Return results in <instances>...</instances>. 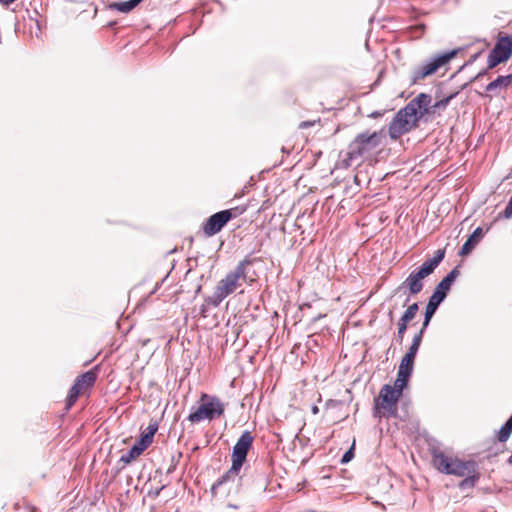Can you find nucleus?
<instances>
[{
	"instance_id": "nucleus-21",
	"label": "nucleus",
	"mask_w": 512,
	"mask_h": 512,
	"mask_svg": "<svg viewBox=\"0 0 512 512\" xmlns=\"http://www.w3.org/2000/svg\"><path fill=\"white\" fill-rule=\"evenodd\" d=\"M410 376L408 375H401V373H397V378L394 381V385L392 386V390L395 394H397L399 397L402 396L403 389L406 387L408 380Z\"/></svg>"
},
{
	"instance_id": "nucleus-34",
	"label": "nucleus",
	"mask_w": 512,
	"mask_h": 512,
	"mask_svg": "<svg viewBox=\"0 0 512 512\" xmlns=\"http://www.w3.org/2000/svg\"><path fill=\"white\" fill-rule=\"evenodd\" d=\"M158 430V424L157 422L150 423L144 433H147L148 435H151L154 438L155 433Z\"/></svg>"
},
{
	"instance_id": "nucleus-41",
	"label": "nucleus",
	"mask_w": 512,
	"mask_h": 512,
	"mask_svg": "<svg viewBox=\"0 0 512 512\" xmlns=\"http://www.w3.org/2000/svg\"><path fill=\"white\" fill-rule=\"evenodd\" d=\"M227 507L232 508V509H237L238 508L237 505H233V504H228Z\"/></svg>"
},
{
	"instance_id": "nucleus-25",
	"label": "nucleus",
	"mask_w": 512,
	"mask_h": 512,
	"mask_svg": "<svg viewBox=\"0 0 512 512\" xmlns=\"http://www.w3.org/2000/svg\"><path fill=\"white\" fill-rule=\"evenodd\" d=\"M512 433V414L507 422L498 431L499 442H506Z\"/></svg>"
},
{
	"instance_id": "nucleus-37",
	"label": "nucleus",
	"mask_w": 512,
	"mask_h": 512,
	"mask_svg": "<svg viewBox=\"0 0 512 512\" xmlns=\"http://www.w3.org/2000/svg\"><path fill=\"white\" fill-rule=\"evenodd\" d=\"M489 70H490V69H488V67H487L486 69H484V70L480 71V72H479V73H478V74H477V75H476V76L471 80V82H473V81H475V80H477V79H480L481 77L485 76V75L488 73V71H489Z\"/></svg>"
},
{
	"instance_id": "nucleus-22",
	"label": "nucleus",
	"mask_w": 512,
	"mask_h": 512,
	"mask_svg": "<svg viewBox=\"0 0 512 512\" xmlns=\"http://www.w3.org/2000/svg\"><path fill=\"white\" fill-rule=\"evenodd\" d=\"M82 389L77 386L75 383L70 388L67 398H66V410H69L77 401L79 395L82 393Z\"/></svg>"
},
{
	"instance_id": "nucleus-17",
	"label": "nucleus",
	"mask_w": 512,
	"mask_h": 512,
	"mask_svg": "<svg viewBox=\"0 0 512 512\" xmlns=\"http://www.w3.org/2000/svg\"><path fill=\"white\" fill-rule=\"evenodd\" d=\"M425 330H426V328H424V322H423L421 329L414 335V337L412 339V343H411L407 353L405 354L406 356L415 359L416 354H417V352L419 350V347L421 345L422 338H423V335L425 333Z\"/></svg>"
},
{
	"instance_id": "nucleus-6",
	"label": "nucleus",
	"mask_w": 512,
	"mask_h": 512,
	"mask_svg": "<svg viewBox=\"0 0 512 512\" xmlns=\"http://www.w3.org/2000/svg\"><path fill=\"white\" fill-rule=\"evenodd\" d=\"M225 411V404L214 395L202 393L199 399V406L192 411L187 420L191 423H199L203 420H214L221 417Z\"/></svg>"
},
{
	"instance_id": "nucleus-1",
	"label": "nucleus",
	"mask_w": 512,
	"mask_h": 512,
	"mask_svg": "<svg viewBox=\"0 0 512 512\" xmlns=\"http://www.w3.org/2000/svg\"><path fill=\"white\" fill-rule=\"evenodd\" d=\"M430 102H432V98L429 94L420 93L400 109L389 124L388 134L390 138L397 140L418 127L419 121L430 114Z\"/></svg>"
},
{
	"instance_id": "nucleus-2",
	"label": "nucleus",
	"mask_w": 512,
	"mask_h": 512,
	"mask_svg": "<svg viewBox=\"0 0 512 512\" xmlns=\"http://www.w3.org/2000/svg\"><path fill=\"white\" fill-rule=\"evenodd\" d=\"M386 138L385 129L379 131H364L359 133L348 145L347 150L341 153L340 166L349 168L354 164L359 165L362 158L378 148Z\"/></svg>"
},
{
	"instance_id": "nucleus-42",
	"label": "nucleus",
	"mask_w": 512,
	"mask_h": 512,
	"mask_svg": "<svg viewBox=\"0 0 512 512\" xmlns=\"http://www.w3.org/2000/svg\"><path fill=\"white\" fill-rule=\"evenodd\" d=\"M508 463H509L510 465H512V454H511V455H510V457L508 458Z\"/></svg>"
},
{
	"instance_id": "nucleus-7",
	"label": "nucleus",
	"mask_w": 512,
	"mask_h": 512,
	"mask_svg": "<svg viewBox=\"0 0 512 512\" xmlns=\"http://www.w3.org/2000/svg\"><path fill=\"white\" fill-rule=\"evenodd\" d=\"M460 272L458 267L453 268L436 286L435 291L430 296L425 309L424 315V328H427L431 318L435 314L439 305L444 301L447 296V292L450 290L451 285L455 279L459 276Z\"/></svg>"
},
{
	"instance_id": "nucleus-29",
	"label": "nucleus",
	"mask_w": 512,
	"mask_h": 512,
	"mask_svg": "<svg viewBox=\"0 0 512 512\" xmlns=\"http://www.w3.org/2000/svg\"><path fill=\"white\" fill-rule=\"evenodd\" d=\"M397 326L398 329L396 333V340L401 344L403 342L405 332L408 328V324L399 320Z\"/></svg>"
},
{
	"instance_id": "nucleus-27",
	"label": "nucleus",
	"mask_w": 512,
	"mask_h": 512,
	"mask_svg": "<svg viewBox=\"0 0 512 512\" xmlns=\"http://www.w3.org/2000/svg\"><path fill=\"white\" fill-rule=\"evenodd\" d=\"M505 62L502 57L497 56L492 51H490L488 60H487V66L488 69L495 68L498 64Z\"/></svg>"
},
{
	"instance_id": "nucleus-14",
	"label": "nucleus",
	"mask_w": 512,
	"mask_h": 512,
	"mask_svg": "<svg viewBox=\"0 0 512 512\" xmlns=\"http://www.w3.org/2000/svg\"><path fill=\"white\" fill-rule=\"evenodd\" d=\"M512 85V73L505 76H498L490 82L485 90L487 92H495L496 90H505Z\"/></svg>"
},
{
	"instance_id": "nucleus-31",
	"label": "nucleus",
	"mask_w": 512,
	"mask_h": 512,
	"mask_svg": "<svg viewBox=\"0 0 512 512\" xmlns=\"http://www.w3.org/2000/svg\"><path fill=\"white\" fill-rule=\"evenodd\" d=\"M425 28H426L425 24H417L415 26H411L410 30H411L412 36L415 38H420L425 32Z\"/></svg>"
},
{
	"instance_id": "nucleus-24",
	"label": "nucleus",
	"mask_w": 512,
	"mask_h": 512,
	"mask_svg": "<svg viewBox=\"0 0 512 512\" xmlns=\"http://www.w3.org/2000/svg\"><path fill=\"white\" fill-rule=\"evenodd\" d=\"M479 479V473L477 472V468H475V472L465 475L464 479L459 483L460 489L472 488L476 485Z\"/></svg>"
},
{
	"instance_id": "nucleus-8",
	"label": "nucleus",
	"mask_w": 512,
	"mask_h": 512,
	"mask_svg": "<svg viewBox=\"0 0 512 512\" xmlns=\"http://www.w3.org/2000/svg\"><path fill=\"white\" fill-rule=\"evenodd\" d=\"M399 396L392 390V386H382L379 396L374 400V416L380 418L397 417Z\"/></svg>"
},
{
	"instance_id": "nucleus-40",
	"label": "nucleus",
	"mask_w": 512,
	"mask_h": 512,
	"mask_svg": "<svg viewBox=\"0 0 512 512\" xmlns=\"http://www.w3.org/2000/svg\"><path fill=\"white\" fill-rule=\"evenodd\" d=\"M311 410H312V413H313V414H318V412H319V408H318V406H316V405L312 406V409H311Z\"/></svg>"
},
{
	"instance_id": "nucleus-35",
	"label": "nucleus",
	"mask_w": 512,
	"mask_h": 512,
	"mask_svg": "<svg viewBox=\"0 0 512 512\" xmlns=\"http://www.w3.org/2000/svg\"><path fill=\"white\" fill-rule=\"evenodd\" d=\"M481 55V51L473 54L470 59L462 66L465 67V66H468V65H471L472 63H474L476 61V59Z\"/></svg>"
},
{
	"instance_id": "nucleus-11",
	"label": "nucleus",
	"mask_w": 512,
	"mask_h": 512,
	"mask_svg": "<svg viewBox=\"0 0 512 512\" xmlns=\"http://www.w3.org/2000/svg\"><path fill=\"white\" fill-rule=\"evenodd\" d=\"M444 257L445 249H438L432 258L426 260L417 270H413L411 273L418 281L423 282L425 278L435 271Z\"/></svg>"
},
{
	"instance_id": "nucleus-9",
	"label": "nucleus",
	"mask_w": 512,
	"mask_h": 512,
	"mask_svg": "<svg viewBox=\"0 0 512 512\" xmlns=\"http://www.w3.org/2000/svg\"><path fill=\"white\" fill-rule=\"evenodd\" d=\"M463 48H457L444 54L431 58L427 63L413 71L412 83L415 84L427 76L434 74L440 67L453 59Z\"/></svg>"
},
{
	"instance_id": "nucleus-44",
	"label": "nucleus",
	"mask_w": 512,
	"mask_h": 512,
	"mask_svg": "<svg viewBox=\"0 0 512 512\" xmlns=\"http://www.w3.org/2000/svg\"><path fill=\"white\" fill-rule=\"evenodd\" d=\"M410 301V298L408 297L406 301L404 302V305H407V303Z\"/></svg>"
},
{
	"instance_id": "nucleus-5",
	"label": "nucleus",
	"mask_w": 512,
	"mask_h": 512,
	"mask_svg": "<svg viewBox=\"0 0 512 512\" xmlns=\"http://www.w3.org/2000/svg\"><path fill=\"white\" fill-rule=\"evenodd\" d=\"M434 467L441 473L464 477L475 472V461H463L458 458L445 455L443 452H434L432 457Z\"/></svg>"
},
{
	"instance_id": "nucleus-3",
	"label": "nucleus",
	"mask_w": 512,
	"mask_h": 512,
	"mask_svg": "<svg viewBox=\"0 0 512 512\" xmlns=\"http://www.w3.org/2000/svg\"><path fill=\"white\" fill-rule=\"evenodd\" d=\"M252 264V260L248 257L240 261L233 271H230L221 279L214 290L212 296L205 298V303L213 307H217L229 295L234 293L242 282L248 281L246 268Z\"/></svg>"
},
{
	"instance_id": "nucleus-12",
	"label": "nucleus",
	"mask_w": 512,
	"mask_h": 512,
	"mask_svg": "<svg viewBox=\"0 0 512 512\" xmlns=\"http://www.w3.org/2000/svg\"><path fill=\"white\" fill-rule=\"evenodd\" d=\"M491 51L497 56L502 57L505 62L509 60L512 56V36H499Z\"/></svg>"
},
{
	"instance_id": "nucleus-19",
	"label": "nucleus",
	"mask_w": 512,
	"mask_h": 512,
	"mask_svg": "<svg viewBox=\"0 0 512 512\" xmlns=\"http://www.w3.org/2000/svg\"><path fill=\"white\" fill-rule=\"evenodd\" d=\"M143 451L144 450L135 443L128 452H126L120 457V462L124 464H129L138 456H140L143 453Z\"/></svg>"
},
{
	"instance_id": "nucleus-10",
	"label": "nucleus",
	"mask_w": 512,
	"mask_h": 512,
	"mask_svg": "<svg viewBox=\"0 0 512 512\" xmlns=\"http://www.w3.org/2000/svg\"><path fill=\"white\" fill-rule=\"evenodd\" d=\"M242 213L238 207L219 211L211 215L203 224V232L211 237L222 230V228L233 218Z\"/></svg>"
},
{
	"instance_id": "nucleus-36",
	"label": "nucleus",
	"mask_w": 512,
	"mask_h": 512,
	"mask_svg": "<svg viewBox=\"0 0 512 512\" xmlns=\"http://www.w3.org/2000/svg\"><path fill=\"white\" fill-rule=\"evenodd\" d=\"M314 125V121H302L300 124H299V128L300 129H306L308 127H311Z\"/></svg>"
},
{
	"instance_id": "nucleus-38",
	"label": "nucleus",
	"mask_w": 512,
	"mask_h": 512,
	"mask_svg": "<svg viewBox=\"0 0 512 512\" xmlns=\"http://www.w3.org/2000/svg\"><path fill=\"white\" fill-rule=\"evenodd\" d=\"M381 116H383V112H380V111L372 112V113L369 115V117H371V118H379V117H381Z\"/></svg>"
},
{
	"instance_id": "nucleus-13",
	"label": "nucleus",
	"mask_w": 512,
	"mask_h": 512,
	"mask_svg": "<svg viewBox=\"0 0 512 512\" xmlns=\"http://www.w3.org/2000/svg\"><path fill=\"white\" fill-rule=\"evenodd\" d=\"M424 287V282L418 281L412 273L397 287L396 291L407 289L411 295L419 294Z\"/></svg>"
},
{
	"instance_id": "nucleus-30",
	"label": "nucleus",
	"mask_w": 512,
	"mask_h": 512,
	"mask_svg": "<svg viewBox=\"0 0 512 512\" xmlns=\"http://www.w3.org/2000/svg\"><path fill=\"white\" fill-rule=\"evenodd\" d=\"M153 441V437L147 433H142L140 439L136 442L143 450H145Z\"/></svg>"
},
{
	"instance_id": "nucleus-18",
	"label": "nucleus",
	"mask_w": 512,
	"mask_h": 512,
	"mask_svg": "<svg viewBox=\"0 0 512 512\" xmlns=\"http://www.w3.org/2000/svg\"><path fill=\"white\" fill-rule=\"evenodd\" d=\"M143 0H129L125 2H113L108 5L110 10H117L121 13H129L132 11L137 5H139Z\"/></svg>"
},
{
	"instance_id": "nucleus-28",
	"label": "nucleus",
	"mask_w": 512,
	"mask_h": 512,
	"mask_svg": "<svg viewBox=\"0 0 512 512\" xmlns=\"http://www.w3.org/2000/svg\"><path fill=\"white\" fill-rule=\"evenodd\" d=\"M505 62L502 57L497 56L492 51H490L488 60H487V66L488 69L495 68L498 64Z\"/></svg>"
},
{
	"instance_id": "nucleus-15",
	"label": "nucleus",
	"mask_w": 512,
	"mask_h": 512,
	"mask_svg": "<svg viewBox=\"0 0 512 512\" xmlns=\"http://www.w3.org/2000/svg\"><path fill=\"white\" fill-rule=\"evenodd\" d=\"M483 236L482 228L478 227L474 230V232L470 235L467 241L463 244L459 254L460 255H468L475 248L479 239Z\"/></svg>"
},
{
	"instance_id": "nucleus-20",
	"label": "nucleus",
	"mask_w": 512,
	"mask_h": 512,
	"mask_svg": "<svg viewBox=\"0 0 512 512\" xmlns=\"http://www.w3.org/2000/svg\"><path fill=\"white\" fill-rule=\"evenodd\" d=\"M414 358H410L406 355L403 356L401 359L398 372L401 373V375H408L411 376L414 368Z\"/></svg>"
},
{
	"instance_id": "nucleus-23",
	"label": "nucleus",
	"mask_w": 512,
	"mask_h": 512,
	"mask_svg": "<svg viewBox=\"0 0 512 512\" xmlns=\"http://www.w3.org/2000/svg\"><path fill=\"white\" fill-rule=\"evenodd\" d=\"M418 310V303L415 302L409 305L399 320L409 324L415 318L416 314L418 313Z\"/></svg>"
},
{
	"instance_id": "nucleus-33",
	"label": "nucleus",
	"mask_w": 512,
	"mask_h": 512,
	"mask_svg": "<svg viewBox=\"0 0 512 512\" xmlns=\"http://www.w3.org/2000/svg\"><path fill=\"white\" fill-rule=\"evenodd\" d=\"M500 215L506 219H509L512 217V195H511V198L509 199V202H508L506 208Z\"/></svg>"
},
{
	"instance_id": "nucleus-39",
	"label": "nucleus",
	"mask_w": 512,
	"mask_h": 512,
	"mask_svg": "<svg viewBox=\"0 0 512 512\" xmlns=\"http://www.w3.org/2000/svg\"><path fill=\"white\" fill-rule=\"evenodd\" d=\"M16 0H0V4L2 6H9L10 4L14 3Z\"/></svg>"
},
{
	"instance_id": "nucleus-4",
	"label": "nucleus",
	"mask_w": 512,
	"mask_h": 512,
	"mask_svg": "<svg viewBox=\"0 0 512 512\" xmlns=\"http://www.w3.org/2000/svg\"><path fill=\"white\" fill-rule=\"evenodd\" d=\"M254 441V437L250 431H244L236 444L233 447L232 451V466L230 469L222 475L216 483L212 486V491H214L217 487L221 486L223 483L228 481L232 477H236L244 462L246 461L247 453L249 449L252 447Z\"/></svg>"
},
{
	"instance_id": "nucleus-32",
	"label": "nucleus",
	"mask_w": 512,
	"mask_h": 512,
	"mask_svg": "<svg viewBox=\"0 0 512 512\" xmlns=\"http://www.w3.org/2000/svg\"><path fill=\"white\" fill-rule=\"evenodd\" d=\"M354 457V446H352L349 450H347L341 458V463L345 464L352 460Z\"/></svg>"
},
{
	"instance_id": "nucleus-26",
	"label": "nucleus",
	"mask_w": 512,
	"mask_h": 512,
	"mask_svg": "<svg viewBox=\"0 0 512 512\" xmlns=\"http://www.w3.org/2000/svg\"><path fill=\"white\" fill-rule=\"evenodd\" d=\"M458 93H452L447 97H444L443 99L435 102L433 105L430 104V113H433L436 109H445L447 105L450 103V101L456 97Z\"/></svg>"
},
{
	"instance_id": "nucleus-16",
	"label": "nucleus",
	"mask_w": 512,
	"mask_h": 512,
	"mask_svg": "<svg viewBox=\"0 0 512 512\" xmlns=\"http://www.w3.org/2000/svg\"><path fill=\"white\" fill-rule=\"evenodd\" d=\"M97 379V374L93 370H89L82 375L78 376L74 383L79 386L82 391H86L87 389L91 388L95 381Z\"/></svg>"
},
{
	"instance_id": "nucleus-43",
	"label": "nucleus",
	"mask_w": 512,
	"mask_h": 512,
	"mask_svg": "<svg viewBox=\"0 0 512 512\" xmlns=\"http://www.w3.org/2000/svg\"><path fill=\"white\" fill-rule=\"evenodd\" d=\"M388 315H389L390 319H392V317H393V312H392V311H390V312L388 313Z\"/></svg>"
}]
</instances>
